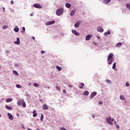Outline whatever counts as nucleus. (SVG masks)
I'll use <instances>...</instances> for the list:
<instances>
[{"label": "nucleus", "instance_id": "nucleus-49", "mask_svg": "<svg viewBox=\"0 0 130 130\" xmlns=\"http://www.w3.org/2000/svg\"><path fill=\"white\" fill-rule=\"evenodd\" d=\"M93 118H95V116L94 115H92Z\"/></svg>", "mask_w": 130, "mask_h": 130}, {"label": "nucleus", "instance_id": "nucleus-36", "mask_svg": "<svg viewBox=\"0 0 130 130\" xmlns=\"http://www.w3.org/2000/svg\"><path fill=\"white\" fill-rule=\"evenodd\" d=\"M126 87H128L129 86V83L126 82L125 84Z\"/></svg>", "mask_w": 130, "mask_h": 130}, {"label": "nucleus", "instance_id": "nucleus-40", "mask_svg": "<svg viewBox=\"0 0 130 130\" xmlns=\"http://www.w3.org/2000/svg\"><path fill=\"white\" fill-rule=\"evenodd\" d=\"M45 53V52L44 51H41V53H42V54H43Z\"/></svg>", "mask_w": 130, "mask_h": 130}, {"label": "nucleus", "instance_id": "nucleus-47", "mask_svg": "<svg viewBox=\"0 0 130 130\" xmlns=\"http://www.w3.org/2000/svg\"><path fill=\"white\" fill-rule=\"evenodd\" d=\"M30 17H32L33 14H30Z\"/></svg>", "mask_w": 130, "mask_h": 130}, {"label": "nucleus", "instance_id": "nucleus-13", "mask_svg": "<svg viewBox=\"0 0 130 130\" xmlns=\"http://www.w3.org/2000/svg\"><path fill=\"white\" fill-rule=\"evenodd\" d=\"M5 107L6 109H8V110H12L13 109V108L11 106H9L8 105H6Z\"/></svg>", "mask_w": 130, "mask_h": 130}, {"label": "nucleus", "instance_id": "nucleus-45", "mask_svg": "<svg viewBox=\"0 0 130 130\" xmlns=\"http://www.w3.org/2000/svg\"><path fill=\"white\" fill-rule=\"evenodd\" d=\"M17 116H18V117H20V115L19 114V113H17Z\"/></svg>", "mask_w": 130, "mask_h": 130}, {"label": "nucleus", "instance_id": "nucleus-9", "mask_svg": "<svg viewBox=\"0 0 130 130\" xmlns=\"http://www.w3.org/2000/svg\"><path fill=\"white\" fill-rule=\"evenodd\" d=\"M92 37V35H88L85 38V40L88 41V40H90V39Z\"/></svg>", "mask_w": 130, "mask_h": 130}, {"label": "nucleus", "instance_id": "nucleus-46", "mask_svg": "<svg viewBox=\"0 0 130 130\" xmlns=\"http://www.w3.org/2000/svg\"><path fill=\"white\" fill-rule=\"evenodd\" d=\"M69 87H70L71 88H73V86L71 85H69Z\"/></svg>", "mask_w": 130, "mask_h": 130}, {"label": "nucleus", "instance_id": "nucleus-42", "mask_svg": "<svg viewBox=\"0 0 130 130\" xmlns=\"http://www.w3.org/2000/svg\"><path fill=\"white\" fill-rule=\"evenodd\" d=\"M60 129H62V130H67V129L64 128H62V127H61L60 128Z\"/></svg>", "mask_w": 130, "mask_h": 130}, {"label": "nucleus", "instance_id": "nucleus-15", "mask_svg": "<svg viewBox=\"0 0 130 130\" xmlns=\"http://www.w3.org/2000/svg\"><path fill=\"white\" fill-rule=\"evenodd\" d=\"M111 2V0H105L104 1V4L105 5H107L108 4H109L110 2Z\"/></svg>", "mask_w": 130, "mask_h": 130}, {"label": "nucleus", "instance_id": "nucleus-44", "mask_svg": "<svg viewBox=\"0 0 130 130\" xmlns=\"http://www.w3.org/2000/svg\"><path fill=\"white\" fill-rule=\"evenodd\" d=\"M3 9L4 12H6V9L5 8V7H3Z\"/></svg>", "mask_w": 130, "mask_h": 130}, {"label": "nucleus", "instance_id": "nucleus-53", "mask_svg": "<svg viewBox=\"0 0 130 130\" xmlns=\"http://www.w3.org/2000/svg\"><path fill=\"white\" fill-rule=\"evenodd\" d=\"M0 117H2V115H1V114H0Z\"/></svg>", "mask_w": 130, "mask_h": 130}, {"label": "nucleus", "instance_id": "nucleus-52", "mask_svg": "<svg viewBox=\"0 0 130 130\" xmlns=\"http://www.w3.org/2000/svg\"><path fill=\"white\" fill-rule=\"evenodd\" d=\"M27 130H32L31 128H28Z\"/></svg>", "mask_w": 130, "mask_h": 130}, {"label": "nucleus", "instance_id": "nucleus-32", "mask_svg": "<svg viewBox=\"0 0 130 130\" xmlns=\"http://www.w3.org/2000/svg\"><path fill=\"white\" fill-rule=\"evenodd\" d=\"M56 89L58 90V91H60V87L56 86Z\"/></svg>", "mask_w": 130, "mask_h": 130}, {"label": "nucleus", "instance_id": "nucleus-20", "mask_svg": "<svg viewBox=\"0 0 130 130\" xmlns=\"http://www.w3.org/2000/svg\"><path fill=\"white\" fill-rule=\"evenodd\" d=\"M56 69H57V70H58V71H59V72H60V71H61V70H62V68H61V67H59V66H56Z\"/></svg>", "mask_w": 130, "mask_h": 130}, {"label": "nucleus", "instance_id": "nucleus-19", "mask_svg": "<svg viewBox=\"0 0 130 130\" xmlns=\"http://www.w3.org/2000/svg\"><path fill=\"white\" fill-rule=\"evenodd\" d=\"M66 8H68V9H70V8H71V5L69 3H67L66 4Z\"/></svg>", "mask_w": 130, "mask_h": 130}, {"label": "nucleus", "instance_id": "nucleus-12", "mask_svg": "<svg viewBox=\"0 0 130 130\" xmlns=\"http://www.w3.org/2000/svg\"><path fill=\"white\" fill-rule=\"evenodd\" d=\"M98 31H99V32H101V33H102V32L104 31V29H103V28H102V27H99L98 28Z\"/></svg>", "mask_w": 130, "mask_h": 130}, {"label": "nucleus", "instance_id": "nucleus-31", "mask_svg": "<svg viewBox=\"0 0 130 130\" xmlns=\"http://www.w3.org/2000/svg\"><path fill=\"white\" fill-rule=\"evenodd\" d=\"M106 82H107V83L108 84H111V81L110 80L107 79V80H106Z\"/></svg>", "mask_w": 130, "mask_h": 130}, {"label": "nucleus", "instance_id": "nucleus-7", "mask_svg": "<svg viewBox=\"0 0 130 130\" xmlns=\"http://www.w3.org/2000/svg\"><path fill=\"white\" fill-rule=\"evenodd\" d=\"M96 95L97 92H96L95 91L93 92L90 95V99H93V98H94V96H96Z\"/></svg>", "mask_w": 130, "mask_h": 130}, {"label": "nucleus", "instance_id": "nucleus-34", "mask_svg": "<svg viewBox=\"0 0 130 130\" xmlns=\"http://www.w3.org/2000/svg\"><path fill=\"white\" fill-rule=\"evenodd\" d=\"M34 86L35 87H39V85L38 84H37V83H34Z\"/></svg>", "mask_w": 130, "mask_h": 130}, {"label": "nucleus", "instance_id": "nucleus-8", "mask_svg": "<svg viewBox=\"0 0 130 130\" xmlns=\"http://www.w3.org/2000/svg\"><path fill=\"white\" fill-rule=\"evenodd\" d=\"M8 115L9 118V119H10V120H13V119H14V117L13 116L12 114L9 113L8 114Z\"/></svg>", "mask_w": 130, "mask_h": 130}, {"label": "nucleus", "instance_id": "nucleus-4", "mask_svg": "<svg viewBox=\"0 0 130 130\" xmlns=\"http://www.w3.org/2000/svg\"><path fill=\"white\" fill-rule=\"evenodd\" d=\"M107 121L109 124H113L112 121H114V119L111 118V117H109V118H107Z\"/></svg>", "mask_w": 130, "mask_h": 130}, {"label": "nucleus", "instance_id": "nucleus-48", "mask_svg": "<svg viewBox=\"0 0 130 130\" xmlns=\"http://www.w3.org/2000/svg\"><path fill=\"white\" fill-rule=\"evenodd\" d=\"M116 127H117V128H119V126L117 125V126H116Z\"/></svg>", "mask_w": 130, "mask_h": 130}, {"label": "nucleus", "instance_id": "nucleus-33", "mask_svg": "<svg viewBox=\"0 0 130 130\" xmlns=\"http://www.w3.org/2000/svg\"><path fill=\"white\" fill-rule=\"evenodd\" d=\"M25 27H22V29L21 30L22 33H24V32H25Z\"/></svg>", "mask_w": 130, "mask_h": 130}, {"label": "nucleus", "instance_id": "nucleus-16", "mask_svg": "<svg viewBox=\"0 0 130 130\" xmlns=\"http://www.w3.org/2000/svg\"><path fill=\"white\" fill-rule=\"evenodd\" d=\"M15 44H20V39L19 38H17V41L14 42Z\"/></svg>", "mask_w": 130, "mask_h": 130}, {"label": "nucleus", "instance_id": "nucleus-23", "mask_svg": "<svg viewBox=\"0 0 130 130\" xmlns=\"http://www.w3.org/2000/svg\"><path fill=\"white\" fill-rule=\"evenodd\" d=\"M105 36H107V35H110V31L108 30L107 32H105Z\"/></svg>", "mask_w": 130, "mask_h": 130}, {"label": "nucleus", "instance_id": "nucleus-14", "mask_svg": "<svg viewBox=\"0 0 130 130\" xmlns=\"http://www.w3.org/2000/svg\"><path fill=\"white\" fill-rule=\"evenodd\" d=\"M32 113L34 117H36L37 116V112H36V110H34Z\"/></svg>", "mask_w": 130, "mask_h": 130}, {"label": "nucleus", "instance_id": "nucleus-43", "mask_svg": "<svg viewBox=\"0 0 130 130\" xmlns=\"http://www.w3.org/2000/svg\"><path fill=\"white\" fill-rule=\"evenodd\" d=\"M63 93H67V90H63Z\"/></svg>", "mask_w": 130, "mask_h": 130}, {"label": "nucleus", "instance_id": "nucleus-2", "mask_svg": "<svg viewBox=\"0 0 130 130\" xmlns=\"http://www.w3.org/2000/svg\"><path fill=\"white\" fill-rule=\"evenodd\" d=\"M17 104L20 106L22 105L23 107H26V103H25V101L23 99L19 100L17 102Z\"/></svg>", "mask_w": 130, "mask_h": 130}, {"label": "nucleus", "instance_id": "nucleus-50", "mask_svg": "<svg viewBox=\"0 0 130 130\" xmlns=\"http://www.w3.org/2000/svg\"><path fill=\"white\" fill-rule=\"evenodd\" d=\"M32 39H34V40L35 39V37H32Z\"/></svg>", "mask_w": 130, "mask_h": 130}, {"label": "nucleus", "instance_id": "nucleus-11", "mask_svg": "<svg viewBox=\"0 0 130 130\" xmlns=\"http://www.w3.org/2000/svg\"><path fill=\"white\" fill-rule=\"evenodd\" d=\"M54 23H55V21H49L47 22L46 25H52V24H54Z\"/></svg>", "mask_w": 130, "mask_h": 130}, {"label": "nucleus", "instance_id": "nucleus-6", "mask_svg": "<svg viewBox=\"0 0 130 130\" xmlns=\"http://www.w3.org/2000/svg\"><path fill=\"white\" fill-rule=\"evenodd\" d=\"M34 8H36L37 9H42V7L38 4H34Z\"/></svg>", "mask_w": 130, "mask_h": 130}, {"label": "nucleus", "instance_id": "nucleus-54", "mask_svg": "<svg viewBox=\"0 0 130 130\" xmlns=\"http://www.w3.org/2000/svg\"><path fill=\"white\" fill-rule=\"evenodd\" d=\"M1 68H2V67L0 66V69H1Z\"/></svg>", "mask_w": 130, "mask_h": 130}, {"label": "nucleus", "instance_id": "nucleus-39", "mask_svg": "<svg viewBox=\"0 0 130 130\" xmlns=\"http://www.w3.org/2000/svg\"><path fill=\"white\" fill-rule=\"evenodd\" d=\"M99 104H100V105H102V104H103V103L102 101H100Z\"/></svg>", "mask_w": 130, "mask_h": 130}, {"label": "nucleus", "instance_id": "nucleus-29", "mask_svg": "<svg viewBox=\"0 0 130 130\" xmlns=\"http://www.w3.org/2000/svg\"><path fill=\"white\" fill-rule=\"evenodd\" d=\"M13 74L15 75L16 76H19V74H18V72L16 71H13Z\"/></svg>", "mask_w": 130, "mask_h": 130}, {"label": "nucleus", "instance_id": "nucleus-37", "mask_svg": "<svg viewBox=\"0 0 130 130\" xmlns=\"http://www.w3.org/2000/svg\"><path fill=\"white\" fill-rule=\"evenodd\" d=\"M17 88H21V85L20 84H16Z\"/></svg>", "mask_w": 130, "mask_h": 130}, {"label": "nucleus", "instance_id": "nucleus-3", "mask_svg": "<svg viewBox=\"0 0 130 130\" xmlns=\"http://www.w3.org/2000/svg\"><path fill=\"white\" fill-rule=\"evenodd\" d=\"M63 13V9H58L56 11V14L57 15V16H61V15H62Z\"/></svg>", "mask_w": 130, "mask_h": 130}, {"label": "nucleus", "instance_id": "nucleus-24", "mask_svg": "<svg viewBox=\"0 0 130 130\" xmlns=\"http://www.w3.org/2000/svg\"><path fill=\"white\" fill-rule=\"evenodd\" d=\"M120 99L121 100H123V101H124V100H125V99L124 98V96H123V95H121L120 96Z\"/></svg>", "mask_w": 130, "mask_h": 130}, {"label": "nucleus", "instance_id": "nucleus-10", "mask_svg": "<svg viewBox=\"0 0 130 130\" xmlns=\"http://www.w3.org/2000/svg\"><path fill=\"white\" fill-rule=\"evenodd\" d=\"M72 32L73 33V34H74V35H76V36H80V34L75 30H72Z\"/></svg>", "mask_w": 130, "mask_h": 130}, {"label": "nucleus", "instance_id": "nucleus-5", "mask_svg": "<svg viewBox=\"0 0 130 130\" xmlns=\"http://www.w3.org/2000/svg\"><path fill=\"white\" fill-rule=\"evenodd\" d=\"M42 108L43 109V110H47V109H48L49 107L47 105H46V104H44L43 105Z\"/></svg>", "mask_w": 130, "mask_h": 130}, {"label": "nucleus", "instance_id": "nucleus-21", "mask_svg": "<svg viewBox=\"0 0 130 130\" xmlns=\"http://www.w3.org/2000/svg\"><path fill=\"white\" fill-rule=\"evenodd\" d=\"M89 94V91H85L83 92V95H84V96H87V95H88Z\"/></svg>", "mask_w": 130, "mask_h": 130}, {"label": "nucleus", "instance_id": "nucleus-41", "mask_svg": "<svg viewBox=\"0 0 130 130\" xmlns=\"http://www.w3.org/2000/svg\"><path fill=\"white\" fill-rule=\"evenodd\" d=\"M11 5H14V1H11Z\"/></svg>", "mask_w": 130, "mask_h": 130}, {"label": "nucleus", "instance_id": "nucleus-35", "mask_svg": "<svg viewBox=\"0 0 130 130\" xmlns=\"http://www.w3.org/2000/svg\"><path fill=\"white\" fill-rule=\"evenodd\" d=\"M126 8H129V10H130V6H129V4H127L126 5Z\"/></svg>", "mask_w": 130, "mask_h": 130}, {"label": "nucleus", "instance_id": "nucleus-1", "mask_svg": "<svg viewBox=\"0 0 130 130\" xmlns=\"http://www.w3.org/2000/svg\"><path fill=\"white\" fill-rule=\"evenodd\" d=\"M114 61V58H113V54H112V53H111L109 54V56H108V64H111Z\"/></svg>", "mask_w": 130, "mask_h": 130}, {"label": "nucleus", "instance_id": "nucleus-27", "mask_svg": "<svg viewBox=\"0 0 130 130\" xmlns=\"http://www.w3.org/2000/svg\"><path fill=\"white\" fill-rule=\"evenodd\" d=\"M43 118H44V115H43V114H41V120L42 121H43Z\"/></svg>", "mask_w": 130, "mask_h": 130}, {"label": "nucleus", "instance_id": "nucleus-18", "mask_svg": "<svg viewBox=\"0 0 130 130\" xmlns=\"http://www.w3.org/2000/svg\"><path fill=\"white\" fill-rule=\"evenodd\" d=\"M84 86H85V84L83 83H80V86H79V88L80 89H83Z\"/></svg>", "mask_w": 130, "mask_h": 130}, {"label": "nucleus", "instance_id": "nucleus-22", "mask_svg": "<svg viewBox=\"0 0 130 130\" xmlns=\"http://www.w3.org/2000/svg\"><path fill=\"white\" fill-rule=\"evenodd\" d=\"M121 45H122V44H121V42H120V43H118L116 44V47H120V46H121Z\"/></svg>", "mask_w": 130, "mask_h": 130}, {"label": "nucleus", "instance_id": "nucleus-25", "mask_svg": "<svg viewBox=\"0 0 130 130\" xmlns=\"http://www.w3.org/2000/svg\"><path fill=\"white\" fill-rule=\"evenodd\" d=\"M13 101V100L12 99H8L6 100V102L9 103V102H12Z\"/></svg>", "mask_w": 130, "mask_h": 130}, {"label": "nucleus", "instance_id": "nucleus-38", "mask_svg": "<svg viewBox=\"0 0 130 130\" xmlns=\"http://www.w3.org/2000/svg\"><path fill=\"white\" fill-rule=\"evenodd\" d=\"M7 28H8V26H7V25H4L3 26V29H7Z\"/></svg>", "mask_w": 130, "mask_h": 130}, {"label": "nucleus", "instance_id": "nucleus-28", "mask_svg": "<svg viewBox=\"0 0 130 130\" xmlns=\"http://www.w3.org/2000/svg\"><path fill=\"white\" fill-rule=\"evenodd\" d=\"M75 15V11L74 10L72 11L70 13V16H74Z\"/></svg>", "mask_w": 130, "mask_h": 130}, {"label": "nucleus", "instance_id": "nucleus-55", "mask_svg": "<svg viewBox=\"0 0 130 130\" xmlns=\"http://www.w3.org/2000/svg\"><path fill=\"white\" fill-rule=\"evenodd\" d=\"M129 130H130V129H129Z\"/></svg>", "mask_w": 130, "mask_h": 130}, {"label": "nucleus", "instance_id": "nucleus-17", "mask_svg": "<svg viewBox=\"0 0 130 130\" xmlns=\"http://www.w3.org/2000/svg\"><path fill=\"white\" fill-rule=\"evenodd\" d=\"M79 26H80V23L79 22H76L74 25L75 28H79Z\"/></svg>", "mask_w": 130, "mask_h": 130}, {"label": "nucleus", "instance_id": "nucleus-30", "mask_svg": "<svg viewBox=\"0 0 130 130\" xmlns=\"http://www.w3.org/2000/svg\"><path fill=\"white\" fill-rule=\"evenodd\" d=\"M14 31L15 32H19V28L15 27L14 29Z\"/></svg>", "mask_w": 130, "mask_h": 130}, {"label": "nucleus", "instance_id": "nucleus-51", "mask_svg": "<svg viewBox=\"0 0 130 130\" xmlns=\"http://www.w3.org/2000/svg\"><path fill=\"white\" fill-rule=\"evenodd\" d=\"M22 128H23V129L25 128V127H24V126H22Z\"/></svg>", "mask_w": 130, "mask_h": 130}, {"label": "nucleus", "instance_id": "nucleus-26", "mask_svg": "<svg viewBox=\"0 0 130 130\" xmlns=\"http://www.w3.org/2000/svg\"><path fill=\"white\" fill-rule=\"evenodd\" d=\"M116 67V62H114V63H113V67H112V69H113V70H114V69H115Z\"/></svg>", "mask_w": 130, "mask_h": 130}]
</instances>
